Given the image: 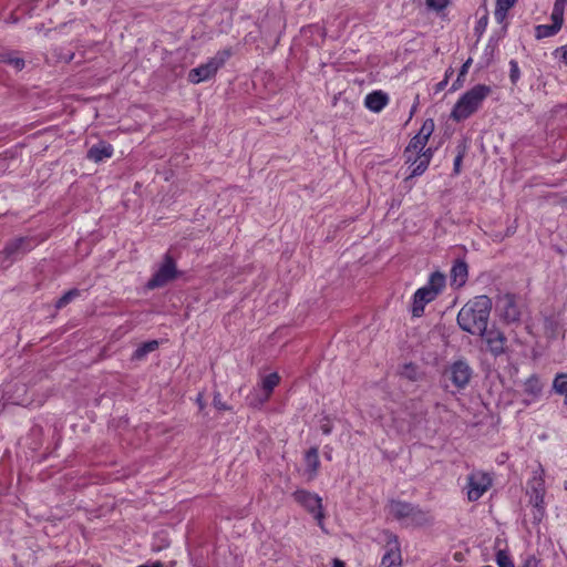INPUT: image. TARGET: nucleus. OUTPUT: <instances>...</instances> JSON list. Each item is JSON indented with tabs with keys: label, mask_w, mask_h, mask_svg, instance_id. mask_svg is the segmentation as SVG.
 <instances>
[{
	"label": "nucleus",
	"mask_w": 567,
	"mask_h": 567,
	"mask_svg": "<svg viewBox=\"0 0 567 567\" xmlns=\"http://www.w3.org/2000/svg\"><path fill=\"white\" fill-rule=\"evenodd\" d=\"M462 84H463V80H462V79H461V80H458V78H457V79H456V81H455V82L453 83V85H452V90H453V91L458 90V89L462 86Z\"/></svg>",
	"instance_id": "49530a36"
},
{
	"label": "nucleus",
	"mask_w": 567,
	"mask_h": 567,
	"mask_svg": "<svg viewBox=\"0 0 567 567\" xmlns=\"http://www.w3.org/2000/svg\"><path fill=\"white\" fill-rule=\"evenodd\" d=\"M405 370H406V371H410V372H408V374H406V375H408V378H409L410 380H415V375H414V374H415V370H414V368L412 367V364L405 365Z\"/></svg>",
	"instance_id": "37998d69"
},
{
	"label": "nucleus",
	"mask_w": 567,
	"mask_h": 567,
	"mask_svg": "<svg viewBox=\"0 0 567 567\" xmlns=\"http://www.w3.org/2000/svg\"><path fill=\"white\" fill-rule=\"evenodd\" d=\"M491 476L482 471H474L467 476V498L475 502L491 487Z\"/></svg>",
	"instance_id": "6e6552de"
},
{
	"label": "nucleus",
	"mask_w": 567,
	"mask_h": 567,
	"mask_svg": "<svg viewBox=\"0 0 567 567\" xmlns=\"http://www.w3.org/2000/svg\"><path fill=\"white\" fill-rule=\"evenodd\" d=\"M452 73H453V70H452V69H450V70H447V71H446L445 76L447 75V78H449V76H451V74H452Z\"/></svg>",
	"instance_id": "3c124183"
},
{
	"label": "nucleus",
	"mask_w": 567,
	"mask_h": 567,
	"mask_svg": "<svg viewBox=\"0 0 567 567\" xmlns=\"http://www.w3.org/2000/svg\"><path fill=\"white\" fill-rule=\"evenodd\" d=\"M408 164L412 167V172L409 176V178H412L422 175L426 171L430 162L427 157H423V154L416 153L412 155V161Z\"/></svg>",
	"instance_id": "aec40b11"
},
{
	"label": "nucleus",
	"mask_w": 567,
	"mask_h": 567,
	"mask_svg": "<svg viewBox=\"0 0 567 567\" xmlns=\"http://www.w3.org/2000/svg\"><path fill=\"white\" fill-rule=\"evenodd\" d=\"M563 58H564L565 62L567 63V49L564 51Z\"/></svg>",
	"instance_id": "8fccbe9b"
},
{
	"label": "nucleus",
	"mask_w": 567,
	"mask_h": 567,
	"mask_svg": "<svg viewBox=\"0 0 567 567\" xmlns=\"http://www.w3.org/2000/svg\"><path fill=\"white\" fill-rule=\"evenodd\" d=\"M320 429L323 434L328 435L332 432V424L329 417H323L321 421Z\"/></svg>",
	"instance_id": "e433bc0d"
},
{
	"label": "nucleus",
	"mask_w": 567,
	"mask_h": 567,
	"mask_svg": "<svg viewBox=\"0 0 567 567\" xmlns=\"http://www.w3.org/2000/svg\"><path fill=\"white\" fill-rule=\"evenodd\" d=\"M230 55L231 51L229 49L218 51L216 55L210 58L206 63L192 69L188 72V81L190 83L198 84L200 82L210 80L216 75L217 71L225 64Z\"/></svg>",
	"instance_id": "20e7f679"
},
{
	"label": "nucleus",
	"mask_w": 567,
	"mask_h": 567,
	"mask_svg": "<svg viewBox=\"0 0 567 567\" xmlns=\"http://www.w3.org/2000/svg\"><path fill=\"white\" fill-rule=\"evenodd\" d=\"M492 89L485 84H477L465 92L455 103L451 118L461 122L468 118L482 105L483 101L491 94Z\"/></svg>",
	"instance_id": "f03ea898"
},
{
	"label": "nucleus",
	"mask_w": 567,
	"mask_h": 567,
	"mask_svg": "<svg viewBox=\"0 0 567 567\" xmlns=\"http://www.w3.org/2000/svg\"><path fill=\"white\" fill-rule=\"evenodd\" d=\"M517 0H496L498 4H504L506 7H514Z\"/></svg>",
	"instance_id": "c03bdc74"
},
{
	"label": "nucleus",
	"mask_w": 567,
	"mask_h": 567,
	"mask_svg": "<svg viewBox=\"0 0 567 567\" xmlns=\"http://www.w3.org/2000/svg\"><path fill=\"white\" fill-rule=\"evenodd\" d=\"M487 20H488L487 16H484L478 20L477 25H476L477 32H483L485 30V28L487 25Z\"/></svg>",
	"instance_id": "58836bf2"
},
{
	"label": "nucleus",
	"mask_w": 567,
	"mask_h": 567,
	"mask_svg": "<svg viewBox=\"0 0 567 567\" xmlns=\"http://www.w3.org/2000/svg\"><path fill=\"white\" fill-rule=\"evenodd\" d=\"M280 381V377L278 373H270L266 375L262 380V389L266 391V396L268 398L272 390L278 385Z\"/></svg>",
	"instance_id": "393cba45"
},
{
	"label": "nucleus",
	"mask_w": 567,
	"mask_h": 567,
	"mask_svg": "<svg viewBox=\"0 0 567 567\" xmlns=\"http://www.w3.org/2000/svg\"><path fill=\"white\" fill-rule=\"evenodd\" d=\"M497 309L501 312L502 319L506 323H516L520 321L522 309L515 295L505 293L501 296L497 300Z\"/></svg>",
	"instance_id": "1a4fd4ad"
},
{
	"label": "nucleus",
	"mask_w": 567,
	"mask_h": 567,
	"mask_svg": "<svg viewBox=\"0 0 567 567\" xmlns=\"http://www.w3.org/2000/svg\"><path fill=\"white\" fill-rule=\"evenodd\" d=\"M159 343L157 340H151L141 344L133 353V359L143 360L148 353L155 351Z\"/></svg>",
	"instance_id": "5701e85b"
},
{
	"label": "nucleus",
	"mask_w": 567,
	"mask_h": 567,
	"mask_svg": "<svg viewBox=\"0 0 567 567\" xmlns=\"http://www.w3.org/2000/svg\"><path fill=\"white\" fill-rule=\"evenodd\" d=\"M197 402L199 404V408L203 409L204 408V403H203V400H202L200 395L198 396Z\"/></svg>",
	"instance_id": "09e8293b"
},
{
	"label": "nucleus",
	"mask_w": 567,
	"mask_h": 567,
	"mask_svg": "<svg viewBox=\"0 0 567 567\" xmlns=\"http://www.w3.org/2000/svg\"><path fill=\"white\" fill-rule=\"evenodd\" d=\"M478 336L484 339L489 352L494 357H499L506 352L507 338L499 329L495 327H492L491 329L486 328L484 333H480Z\"/></svg>",
	"instance_id": "9d476101"
},
{
	"label": "nucleus",
	"mask_w": 567,
	"mask_h": 567,
	"mask_svg": "<svg viewBox=\"0 0 567 567\" xmlns=\"http://www.w3.org/2000/svg\"><path fill=\"white\" fill-rule=\"evenodd\" d=\"M80 296V290L74 288L66 291L55 303L58 309L65 307L69 302H71L74 298Z\"/></svg>",
	"instance_id": "a878e982"
},
{
	"label": "nucleus",
	"mask_w": 567,
	"mask_h": 567,
	"mask_svg": "<svg viewBox=\"0 0 567 567\" xmlns=\"http://www.w3.org/2000/svg\"><path fill=\"white\" fill-rule=\"evenodd\" d=\"M445 285V277L440 272H433L426 286L417 289L413 297L412 313L420 317L426 303L436 298Z\"/></svg>",
	"instance_id": "7ed1b4c3"
},
{
	"label": "nucleus",
	"mask_w": 567,
	"mask_h": 567,
	"mask_svg": "<svg viewBox=\"0 0 567 567\" xmlns=\"http://www.w3.org/2000/svg\"><path fill=\"white\" fill-rule=\"evenodd\" d=\"M413 506L414 505L412 503L391 499L389 501L386 508L389 509L391 516H393L395 519L401 520L409 518L410 512L413 511Z\"/></svg>",
	"instance_id": "2eb2a0df"
},
{
	"label": "nucleus",
	"mask_w": 567,
	"mask_h": 567,
	"mask_svg": "<svg viewBox=\"0 0 567 567\" xmlns=\"http://www.w3.org/2000/svg\"><path fill=\"white\" fill-rule=\"evenodd\" d=\"M434 127H435V124H434L433 118H427L423 122L417 135L421 137H424L429 141L431 135L434 132Z\"/></svg>",
	"instance_id": "cd10ccee"
},
{
	"label": "nucleus",
	"mask_w": 567,
	"mask_h": 567,
	"mask_svg": "<svg viewBox=\"0 0 567 567\" xmlns=\"http://www.w3.org/2000/svg\"><path fill=\"white\" fill-rule=\"evenodd\" d=\"M113 146L104 141L99 142L97 144L90 147L87 151L86 157L90 161L95 163H100L106 158L112 157L113 155Z\"/></svg>",
	"instance_id": "ddd939ff"
},
{
	"label": "nucleus",
	"mask_w": 567,
	"mask_h": 567,
	"mask_svg": "<svg viewBox=\"0 0 567 567\" xmlns=\"http://www.w3.org/2000/svg\"><path fill=\"white\" fill-rule=\"evenodd\" d=\"M409 519L416 526H424L431 524L433 520L430 511H425L416 505H414L413 511L410 512Z\"/></svg>",
	"instance_id": "6ab92c4d"
},
{
	"label": "nucleus",
	"mask_w": 567,
	"mask_h": 567,
	"mask_svg": "<svg viewBox=\"0 0 567 567\" xmlns=\"http://www.w3.org/2000/svg\"><path fill=\"white\" fill-rule=\"evenodd\" d=\"M420 154H423V157H427V161L431 162L434 151L432 147H427V148H423V151L420 152Z\"/></svg>",
	"instance_id": "a19ab883"
},
{
	"label": "nucleus",
	"mask_w": 567,
	"mask_h": 567,
	"mask_svg": "<svg viewBox=\"0 0 567 567\" xmlns=\"http://www.w3.org/2000/svg\"><path fill=\"white\" fill-rule=\"evenodd\" d=\"M214 406L219 411H228L230 408L221 400L220 393H215L213 399Z\"/></svg>",
	"instance_id": "72a5a7b5"
},
{
	"label": "nucleus",
	"mask_w": 567,
	"mask_h": 567,
	"mask_svg": "<svg viewBox=\"0 0 567 567\" xmlns=\"http://www.w3.org/2000/svg\"><path fill=\"white\" fill-rule=\"evenodd\" d=\"M333 567H346L344 563L338 558L333 559Z\"/></svg>",
	"instance_id": "de8ad7c7"
},
{
	"label": "nucleus",
	"mask_w": 567,
	"mask_h": 567,
	"mask_svg": "<svg viewBox=\"0 0 567 567\" xmlns=\"http://www.w3.org/2000/svg\"><path fill=\"white\" fill-rule=\"evenodd\" d=\"M24 243H25V238H23V237H20V238H17V239L10 241L9 244H7L4 249L0 252V258L3 260H8V259L12 258L22 248Z\"/></svg>",
	"instance_id": "412c9836"
},
{
	"label": "nucleus",
	"mask_w": 567,
	"mask_h": 567,
	"mask_svg": "<svg viewBox=\"0 0 567 567\" xmlns=\"http://www.w3.org/2000/svg\"><path fill=\"white\" fill-rule=\"evenodd\" d=\"M426 4L433 10L441 11L447 7L449 0H426Z\"/></svg>",
	"instance_id": "473e14b6"
},
{
	"label": "nucleus",
	"mask_w": 567,
	"mask_h": 567,
	"mask_svg": "<svg viewBox=\"0 0 567 567\" xmlns=\"http://www.w3.org/2000/svg\"><path fill=\"white\" fill-rule=\"evenodd\" d=\"M73 58H74V53H72V52L58 55L59 61H63L65 63L71 62L73 60Z\"/></svg>",
	"instance_id": "ea45409f"
},
{
	"label": "nucleus",
	"mask_w": 567,
	"mask_h": 567,
	"mask_svg": "<svg viewBox=\"0 0 567 567\" xmlns=\"http://www.w3.org/2000/svg\"><path fill=\"white\" fill-rule=\"evenodd\" d=\"M1 61L12 65L17 70H22L24 68V60L20 59V58L12 56L11 54H2Z\"/></svg>",
	"instance_id": "c756f323"
},
{
	"label": "nucleus",
	"mask_w": 567,
	"mask_h": 567,
	"mask_svg": "<svg viewBox=\"0 0 567 567\" xmlns=\"http://www.w3.org/2000/svg\"><path fill=\"white\" fill-rule=\"evenodd\" d=\"M456 150H457V154L455 156L454 167H453V171H454L455 175L460 174L462 161H463V158H464V156L466 154V145H465V143L458 144Z\"/></svg>",
	"instance_id": "bb28decb"
},
{
	"label": "nucleus",
	"mask_w": 567,
	"mask_h": 567,
	"mask_svg": "<svg viewBox=\"0 0 567 567\" xmlns=\"http://www.w3.org/2000/svg\"><path fill=\"white\" fill-rule=\"evenodd\" d=\"M293 499L305 507L313 517L318 520L319 525H322L324 514L322 512V498L316 494L306 489H298L292 494Z\"/></svg>",
	"instance_id": "423d86ee"
},
{
	"label": "nucleus",
	"mask_w": 567,
	"mask_h": 567,
	"mask_svg": "<svg viewBox=\"0 0 567 567\" xmlns=\"http://www.w3.org/2000/svg\"><path fill=\"white\" fill-rule=\"evenodd\" d=\"M509 9H511V7H506L504 4H498L496 2L494 16L498 23H502L505 20Z\"/></svg>",
	"instance_id": "2f4dec72"
},
{
	"label": "nucleus",
	"mask_w": 567,
	"mask_h": 567,
	"mask_svg": "<svg viewBox=\"0 0 567 567\" xmlns=\"http://www.w3.org/2000/svg\"><path fill=\"white\" fill-rule=\"evenodd\" d=\"M468 276V267L464 260H456L451 269V281L456 287L465 285Z\"/></svg>",
	"instance_id": "dca6fc26"
},
{
	"label": "nucleus",
	"mask_w": 567,
	"mask_h": 567,
	"mask_svg": "<svg viewBox=\"0 0 567 567\" xmlns=\"http://www.w3.org/2000/svg\"><path fill=\"white\" fill-rule=\"evenodd\" d=\"M566 2H567V0H556L555 4H554L553 12H555L556 16L559 14L560 17L564 18V10H565Z\"/></svg>",
	"instance_id": "c9c22d12"
},
{
	"label": "nucleus",
	"mask_w": 567,
	"mask_h": 567,
	"mask_svg": "<svg viewBox=\"0 0 567 567\" xmlns=\"http://www.w3.org/2000/svg\"><path fill=\"white\" fill-rule=\"evenodd\" d=\"M472 64V59H467L463 65L461 66V70H460V73H458V80L463 79L466 73L468 72V68L471 66Z\"/></svg>",
	"instance_id": "4c0bfd02"
},
{
	"label": "nucleus",
	"mask_w": 567,
	"mask_h": 567,
	"mask_svg": "<svg viewBox=\"0 0 567 567\" xmlns=\"http://www.w3.org/2000/svg\"><path fill=\"white\" fill-rule=\"evenodd\" d=\"M450 379L457 389H464L471 381L473 370L465 360H456L449 370Z\"/></svg>",
	"instance_id": "9b49d317"
},
{
	"label": "nucleus",
	"mask_w": 567,
	"mask_h": 567,
	"mask_svg": "<svg viewBox=\"0 0 567 567\" xmlns=\"http://www.w3.org/2000/svg\"><path fill=\"white\" fill-rule=\"evenodd\" d=\"M524 392L532 396H537L542 392V384L536 375H532L525 381Z\"/></svg>",
	"instance_id": "b1692460"
},
{
	"label": "nucleus",
	"mask_w": 567,
	"mask_h": 567,
	"mask_svg": "<svg viewBox=\"0 0 567 567\" xmlns=\"http://www.w3.org/2000/svg\"><path fill=\"white\" fill-rule=\"evenodd\" d=\"M306 465L310 472V476L313 477L320 465L318 449L311 447L305 456Z\"/></svg>",
	"instance_id": "4be33fe9"
},
{
	"label": "nucleus",
	"mask_w": 567,
	"mask_h": 567,
	"mask_svg": "<svg viewBox=\"0 0 567 567\" xmlns=\"http://www.w3.org/2000/svg\"><path fill=\"white\" fill-rule=\"evenodd\" d=\"M383 536L385 542V553L381 560L382 566L401 567L402 555L398 536L390 530H384Z\"/></svg>",
	"instance_id": "0eeeda50"
},
{
	"label": "nucleus",
	"mask_w": 567,
	"mask_h": 567,
	"mask_svg": "<svg viewBox=\"0 0 567 567\" xmlns=\"http://www.w3.org/2000/svg\"><path fill=\"white\" fill-rule=\"evenodd\" d=\"M389 102L388 95L381 91H374L365 96V106L373 111L380 112Z\"/></svg>",
	"instance_id": "f3484780"
},
{
	"label": "nucleus",
	"mask_w": 567,
	"mask_h": 567,
	"mask_svg": "<svg viewBox=\"0 0 567 567\" xmlns=\"http://www.w3.org/2000/svg\"><path fill=\"white\" fill-rule=\"evenodd\" d=\"M427 140L424 137L419 136L417 134L413 136L409 143V145L404 150V157L405 163H409L412 161V155L420 153L425 148L427 144Z\"/></svg>",
	"instance_id": "a211bd4d"
},
{
	"label": "nucleus",
	"mask_w": 567,
	"mask_h": 567,
	"mask_svg": "<svg viewBox=\"0 0 567 567\" xmlns=\"http://www.w3.org/2000/svg\"><path fill=\"white\" fill-rule=\"evenodd\" d=\"M509 64H511V74H509V76H511L512 82L515 83L518 80V78H519L518 64L514 60H512Z\"/></svg>",
	"instance_id": "f704fd0d"
},
{
	"label": "nucleus",
	"mask_w": 567,
	"mask_h": 567,
	"mask_svg": "<svg viewBox=\"0 0 567 567\" xmlns=\"http://www.w3.org/2000/svg\"><path fill=\"white\" fill-rule=\"evenodd\" d=\"M492 300L482 295L466 302L457 315V323L463 331L478 336L487 328Z\"/></svg>",
	"instance_id": "f257e3e1"
},
{
	"label": "nucleus",
	"mask_w": 567,
	"mask_h": 567,
	"mask_svg": "<svg viewBox=\"0 0 567 567\" xmlns=\"http://www.w3.org/2000/svg\"><path fill=\"white\" fill-rule=\"evenodd\" d=\"M554 388L557 391V393L566 396L567 403V374L557 375L556 379L554 380Z\"/></svg>",
	"instance_id": "c85d7f7f"
},
{
	"label": "nucleus",
	"mask_w": 567,
	"mask_h": 567,
	"mask_svg": "<svg viewBox=\"0 0 567 567\" xmlns=\"http://www.w3.org/2000/svg\"><path fill=\"white\" fill-rule=\"evenodd\" d=\"M530 503L543 514L544 496H545V483L540 475H535L528 484Z\"/></svg>",
	"instance_id": "f8f14e48"
},
{
	"label": "nucleus",
	"mask_w": 567,
	"mask_h": 567,
	"mask_svg": "<svg viewBox=\"0 0 567 567\" xmlns=\"http://www.w3.org/2000/svg\"><path fill=\"white\" fill-rule=\"evenodd\" d=\"M551 20H553L551 24H539L536 27L535 35L537 39L553 37L560 30L564 18L560 17L559 14L556 16L555 12H551Z\"/></svg>",
	"instance_id": "4468645a"
},
{
	"label": "nucleus",
	"mask_w": 567,
	"mask_h": 567,
	"mask_svg": "<svg viewBox=\"0 0 567 567\" xmlns=\"http://www.w3.org/2000/svg\"><path fill=\"white\" fill-rule=\"evenodd\" d=\"M496 561L498 567H515L508 554L502 549L496 553Z\"/></svg>",
	"instance_id": "7c9ffc66"
},
{
	"label": "nucleus",
	"mask_w": 567,
	"mask_h": 567,
	"mask_svg": "<svg viewBox=\"0 0 567 567\" xmlns=\"http://www.w3.org/2000/svg\"><path fill=\"white\" fill-rule=\"evenodd\" d=\"M524 567H538V560L535 557H529L525 560Z\"/></svg>",
	"instance_id": "79ce46f5"
},
{
	"label": "nucleus",
	"mask_w": 567,
	"mask_h": 567,
	"mask_svg": "<svg viewBox=\"0 0 567 567\" xmlns=\"http://www.w3.org/2000/svg\"><path fill=\"white\" fill-rule=\"evenodd\" d=\"M179 272L176 268V262L174 258L166 254L163 258V261L157 269V271L153 275V277L147 281L146 287L148 289H155L166 286L168 282L173 281L178 277Z\"/></svg>",
	"instance_id": "39448f33"
},
{
	"label": "nucleus",
	"mask_w": 567,
	"mask_h": 567,
	"mask_svg": "<svg viewBox=\"0 0 567 567\" xmlns=\"http://www.w3.org/2000/svg\"><path fill=\"white\" fill-rule=\"evenodd\" d=\"M447 82H449V81H447V75H446V76H445V79H444L443 81H441V82H439V83L436 84V91H441V90H443V89L446 86Z\"/></svg>",
	"instance_id": "a18cd8bd"
}]
</instances>
